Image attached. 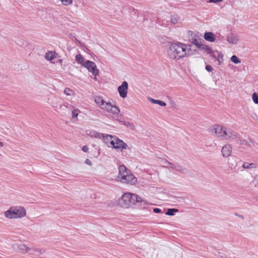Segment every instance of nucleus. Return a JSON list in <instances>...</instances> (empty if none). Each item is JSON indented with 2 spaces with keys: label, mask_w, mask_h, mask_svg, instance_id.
<instances>
[{
  "label": "nucleus",
  "mask_w": 258,
  "mask_h": 258,
  "mask_svg": "<svg viewBox=\"0 0 258 258\" xmlns=\"http://www.w3.org/2000/svg\"><path fill=\"white\" fill-rule=\"evenodd\" d=\"M118 205L122 208L129 209L138 205H150V203L136 194L126 192L118 200Z\"/></svg>",
  "instance_id": "f257e3e1"
},
{
  "label": "nucleus",
  "mask_w": 258,
  "mask_h": 258,
  "mask_svg": "<svg viewBox=\"0 0 258 258\" xmlns=\"http://www.w3.org/2000/svg\"><path fill=\"white\" fill-rule=\"evenodd\" d=\"M191 46L184 43L177 42L171 43L169 47V53L174 58L179 59L191 54L190 49Z\"/></svg>",
  "instance_id": "f03ea898"
},
{
  "label": "nucleus",
  "mask_w": 258,
  "mask_h": 258,
  "mask_svg": "<svg viewBox=\"0 0 258 258\" xmlns=\"http://www.w3.org/2000/svg\"><path fill=\"white\" fill-rule=\"evenodd\" d=\"M118 170L119 173L117 178L121 183L132 185H135L137 183V178L125 166L120 165Z\"/></svg>",
  "instance_id": "7ed1b4c3"
},
{
  "label": "nucleus",
  "mask_w": 258,
  "mask_h": 258,
  "mask_svg": "<svg viewBox=\"0 0 258 258\" xmlns=\"http://www.w3.org/2000/svg\"><path fill=\"white\" fill-rule=\"evenodd\" d=\"M94 101L98 107L102 110L114 114H118L120 110L115 105L109 102L106 101L102 97L96 96L94 97Z\"/></svg>",
  "instance_id": "20e7f679"
},
{
  "label": "nucleus",
  "mask_w": 258,
  "mask_h": 258,
  "mask_svg": "<svg viewBox=\"0 0 258 258\" xmlns=\"http://www.w3.org/2000/svg\"><path fill=\"white\" fill-rule=\"evenodd\" d=\"M237 138V134L232 129L223 126L221 140H235Z\"/></svg>",
  "instance_id": "39448f33"
},
{
  "label": "nucleus",
  "mask_w": 258,
  "mask_h": 258,
  "mask_svg": "<svg viewBox=\"0 0 258 258\" xmlns=\"http://www.w3.org/2000/svg\"><path fill=\"white\" fill-rule=\"evenodd\" d=\"M45 58L46 60L52 63H61L62 59L58 56V54L54 51H48L45 54Z\"/></svg>",
  "instance_id": "423d86ee"
},
{
  "label": "nucleus",
  "mask_w": 258,
  "mask_h": 258,
  "mask_svg": "<svg viewBox=\"0 0 258 258\" xmlns=\"http://www.w3.org/2000/svg\"><path fill=\"white\" fill-rule=\"evenodd\" d=\"M223 129V126L215 124L209 128V133L212 136L221 139Z\"/></svg>",
  "instance_id": "0eeeda50"
},
{
  "label": "nucleus",
  "mask_w": 258,
  "mask_h": 258,
  "mask_svg": "<svg viewBox=\"0 0 258 258\" xmlns=\"http://www.w3.org/2000/svg\"><path fill=\"white\" fill-rule=\"evenodd\" d=\"M17 219H21L26 215V210L22 206H12Z\"/></svg>",
  "instance_id": "6e6552de"
},
{
  "label": "nucleus",
  "mask_w": 258,
  "mask_h": 258,
  "mask_svg": "<svg viewBox=\"0 0 258 258\" xmlns=\"http://www.w3.org/2000/svg\"><path fill=\"white\" fill-rule=\"evenodd\" d=\"M114 145H112V148L123 150L127 148V145L122 140L119 139L116 136L114 141Z\"/></svg>",
  "instance_id": "1a4fd4ad"
},
{
  "label": "nucleus",
  "mask_w": 258,
  "mask_h": 258,
  "mask_svg": "<svg viewBox=\"0 0 258 258\" xmlns=\"http://www.w3.org/2000/svg\"><path fill=\"white\" fill-rule=\"evenodd\" d=\"M128 83L126 81H123L122 84L118 87V92L119 96L123 98L126 97L128 89Z\"/></svg>",
  "instance_id": "9d476101"
},
{
  "label": "nucleus",
  "mask_w": 258,
  "mask_h": 258,
  "mask_svg": "<svg viewBox=\"0 0 258 258\" xmlns=\"http://www.w3.org/2000/svg\"><path fill=\"white\" fill-rule=\"evenodd\" d=\"M115 136H112L107 134H103L101 138L103 139L104 142L106 144V145L109 147L111 148L112 145H114V140L115 139Z\"/></svg>",
  "instance_id": "9b49d317"
},
{
  "label": "nucleus",
  "mask_w": 258,
  "mask_h": 258,
  "mask_svg": "<svg viewBox=\"0 0 258 258\" xmlns=\"http://www.w3.org/2000/svg\"><path fill=\"white\" fill-rule=\"evenodd\" d=\"M232 146L229 144H225L221 149L222 156L224 158L229 157L232 153Z\"/></svg>",
  "instance_id": "f8f14e48"
},
{
  "label": "nucleus",
  "mask_w": 258,
  "mask_h": 258,
  "mask_svg": "<svg viewBox=\"0 0 258 258\" xmlns=\"http://www.w3.org/2000/svg\"><path fill=\"white\" fill-rule=\"evenodd\" d=\"M195 45L201 50L207 54H211L213 52L212 48L207 45L202 43H197Z\"/></svg>",
  "instance_id": "ddd939ff"
},
{
  "label": "nucleus",
  "mask_w": 258,
  "mask_h": 258,
  "mask_svg": "<svg viewBox=\"0 0 258 258\" xmlns=\"http://www.w3.org/2000/svg\"><path fill=\"white\" fill-rule=\"evenodd\" d=\"M75 60L77 63L81 64H94V62L90 60L85 61L84 57L81 54H78L75 56Z\"/></svg>",
  "instance_id": "4468645a"
},
{
  "label": "nucleus",
  "mask_w": 258,
  "mask_h": 258,
  "mask_svg": "<svg viewBox=\"0 0 258 258\" xmlns=\"http://www.w3.org/2000/svg\"><path fill=\"white\" fill-rule=\"evenodd\" d=\"M45 252V249L43 248H39L36 247H33L31 248V251L29 253L31 255L39 256L43 254Z\"/></svg>",
  "instance_id": "2eb2a0df"
},
{
  "label": "nucleus",
  "mask_w": 258,
  "mask_h": 258,
  "mask_svg": "<svg viewBox=\"0 0 258 258\" xmlns=\"http://www.w3.org/2000/svg\"><path fill=\"white\" fill-rule=\"evenodd\" d=\"M227 40L230 44H236L239 42V39L238 35L232 33L227 36Z\"/></svg>",
  "instance_id": "dca6fc26"
},
{
  "label": "nucleus",
  "mask_w": 258,
  "mask_h": 258,
  "mask_svg": "<svg viewBox=\"0 0 258 258\" xmlns=\"http://www.w3.org/2000/svg\"><path fill=\"white\" fill-rule=\"evenodd\" d=\"M17 249L23 253H29L31 251V248L24 243H20L17 245Z\"/></svg>",
  "instance_id": "f3484780"
},
{
  "label": "nucleus",
  "mask_w": 258,
  "mask_h": 258,
  "mask_svg": "<svg viewBox=\"0 0 258 258\" xmlns=\"http://www.w3.org/2000/svg\"><path fill=\"white\" fill-rule=\"evenodd\" d=\"M204 38L205 40L210 42H214L216 40V37L215 35L211 32H205L204 35Z\"/></svg>",
  "instance_id": "a211bd4d"
},
{
  "label": "nucleus",
  "mask_w": 258,
  "mask_h": 258,
  "mask_svg": "<svg viewBox=\"0 0 258 258\" xmlns=\"http://www.w3.org/2000/svg\"><path fill=\"white\" fill-rule=\"evenodd\" d=\"M12 207H11L8 210L5 212L4 215L5 217L9 219H16L17 218L15 215Z\"/></svg>",
  "instance_id": "6ab92c4d"
},
{
  "label": "nucleus",
  "mask_w": 258,
  "mask_h": 258,
  "mask_svg": "<svg viewBox=\"0 0 258 258\" xmlns=\"http://www.w3.org/2000/svg\"><path fill=\"white\" fill-rule=\"evenodd\" d=\"M86 134L88 136L91 137L95 138L97 139H101V137L102 136V134H100L93 130L87 131L86 132Z\"/></svg>",
  "instance_id": "aec40b11"
},
{
  "label": "nucleus",
  "mask_w": 258,
  "mask_h": 258,
  "mask_svg": "<svg viewBox=\"0 0 258 258\" xmlns=\"http://www.w3.org/2000/svg\"><path fill=\"white\" fill-rule=\"evenodd\" d=\"M88 70L89 72L92 73L94 76H97L99 71L96 68V66H84Z\"/></svg>",
  "instance_id": "412c9836"
},
{
  "label": "nucleus",
  "mask_w": 258,
  "mask_h": 258,
  "mask_svg": "<svg viewBox=\"0 0 258 258\" xmlns=\"http://www.w3.org/2000/svg\"><path fill=\"white\" fill-rule=\"evenodd\" d=\"M80 112V110L78 108H74L72 111V119L74 120V121H76L78 120V116L79 115V113Z\"/></svg>",
  "instance_id": "4be33fe9"
},
{
  "label": "nucleus",
  "mask_w": 258,
  "mask_h": 258,
  "mask_svg": "<svg viewBox=\"0 0 258 258\" xmlns=\"http://www.w3.org/2000/svg\"><path fill=\"white\" fill-rule=\"evenodd\" d=\"M148 99L151 103L153 104H157L161 106H165L166 105L165 102L160 100H155L152 98H149Z\"/></svg>",
  "instance_id": "5701e85b"
},
{
  "label": "nucleus",
  "mask_w": 258,
  "mask_h": 258,
  "mask_svg": "<svg viewBox=\"0 0 258 258\" xmlns=\"http://www.w3.org/2000/svg\"><path fill=\"white\" fill-rule=\"evenodd\" d=\"M242 167L244 169H252L256 168V165L253 163L244 162L242 165Z\"/></svg>",
  "instance_id": "b1692460"
},
{
  "label": "nucleus",
  "mask_w": 258,
  "mask_h": 258,
  "mask_svg": "<svg viewBox=\"0 0 258 258\" xmlns=\"http://www.w3.org/2000/svg\"><path fill=\"white\" fill-rule=\"evenodd\" d=\"M61 5L64 7H68L72 5L73 0H59Z\"/></svg>",
  "instance_id": "393cba45"
},
{
  "label": "nucleus",
  "mask_w": 258,
  "mask_h": 258,
  "mask_svg": "<svg viewBox=\"0 0 258 258\" xmlns=\"http://www.w3.org/2000/svg\"><path fill=\"white\" fill-rule=\"evenodd\" d=\"M64 93L67 95V96H73L75 95V92L74 91L69 88H66L64 90Z\"/></svg>",
  "instance_id": "a878e982"
},
{
  "label": "nucleus",
  "mask_w": 258,
  "mask_h": 258,
  "mask_svg": "<svg viewBox=\"0 0 258 258\" xmlns=\"http://www.w3.org/2000/svg\"><path fill=\"white\" fill-rule=\"evenodd\" d=\"M230 60L231 61L234 63H239L243 62L236 55H232L231 58Z\"/></svg>",
  "instance_id": "bb28decb"
},
{
  "label": "nucleus",
  "mask_w": 258,
  "mask_h": 258,
  "mask_svg": "<svg viewBox=\"0 0 258 258\" xmlns=\"http://www.w3.org/2000/svg\"><path fill=\"white\" fill-rule=\"evenodd\" d=\"M178 20V17L177 16H171L170 17V22L174 25L177 24Z\"/></svg>",
  "instance_id": "cd10ccee"
},
{
  "label": "nucleus",
  "mask_w": 258,
  "mask_h": 258,
  "mask_svg": "<svg viewBox=\"0 0 258 258\" xmlns=\"http://www.w3.org/2000/svg\"><path fill=\"white\" fill-rule=\"evenodd\" d=\"M178 211L177 209H168L166 214L169 216L174 215V212H177Z\"/></svg>",
  "instance_id": "c85d7f7f"
},
{
  "label": "nucleus",
  "mask_w": 258,
  "mask_h": 258,
  "mask_svg": "<svg viewBox=\"0 0 258 258\" xmlns=\"http://www.w3.org/2000/svg\"><path fill=\"white\" fill-rule=\"evenodd\" d=\"M185 170L186 169L185 168H182L181 166H180L179 165H176V166L175 168V169H174V170L179 172L182 173H184L185 172Z\"/></svg>",
  "instance_id": "c756f323"
},
{
  "label": "nucleus",
  "mask_w": 258,
  "mask_h": 258,
  "mask_svg": "<svg viewBox=\"0 0 258 258\" xmlns=\"http://www.w3.org/2000/svg\"><path fill=\"white\" fill-rule=\"evenodd\" d=\"M123 124L130 129L133 130L134 128V125L129 121H123Z\"/></svg>",
  "instance_id": "7c9ffc66"
},
{
  "label": "nucleus",
  "mask_w": 258,
  "mask_h": 258,
  "mask_svg": "<svg viewBox=\"0 0 258 258\" xmlns=\"http://www.w3.org/2000/svg\"><path fill=\"white\" fill-rule=\"evenodd\" d=\"M252 98L255 104H258V94L254 92L252 94Z\"/></svg>",
  "instance_id": "2f4dec72"
},
{
  "label": "nucleus",
  "mask_w": 258,
  "mask_h": 258,
  "mask_svg": "<svg viewBox=\"0 0 258 258\" xmlns=\"http://www.w3.org/2000/svg\"><path fill=\"white\" fill-rule=\"evenodd\" d=\"M69 105V103L67 102H64L63 104L60 105L59 109L61 110H65L66 108H68Z\"/></svg>",
  "instance_id": "473e14b6"
},
{
  "label": "nucleus",
  "mask_w": 258,
  "mask_h": 258,
  "mask_svg": "<svg viewBox=\"0 0 258 258\" xmlns=\"http://www.w3.org/2000/svg\"><path fill=\"white\" fill-rule=\"evenodd\" d=\"M176 165L177 164H175L171 163V162L168 163V166H165V167L168 168H170L174 170Z\"/></svg>",
  "instance_id": "72a5a7b5"
},
{
  "label": "nucleus",
  "mask_w": 258,
  "mask_h": 258,
  "mask_svg": "<svg viewBox=\"0 0 258 258\" xmlns=\"http://www.w3.org/2000/svg\"><path fill=\"white\" fill-rule=\"evenodd\" d=\"M253 183L254 185V186L258 188V176L254 177Z\"/></svg>",
  "instance_id": "f704fd0d"
},
{
  "label": "nucleus",
  "mask_w": 258,
  "mask_h": 258,
  "mask_svg": "<svg viewBox=\"0 0 258 258\" xmlns=\"http://www.w3.org/2000/svg\"><path fill=\"white\" fill-rule=\"evenodd\" d=\"M205 69L207 71L209 72H212L213 70L212 66H206Z\"/></svg>",
  "instance_id": "c9c22d12"
},
{
  "label": "nucleus",
  "mask_w": 258,
  "mask_h": 258,
  "mask_svg": "<svg viewBox=\"0 0 258 258\" xmlns=\"http://www.w3.org/2000/svg\"><path fill=\"white\" fill-rule=\"evenodd\" d=\"M82 150L84 152H87L89 151V148L87 146H83Z\"/></svg>",
  "instance_id": "e433bc0d"
},
{
  "label": "nucleus",
  "mask_w": 258,
  "mask_h": 258,
  "mask_svg": "<svg viewBox=\"0 0 258 258\" xmlns=\"http://www.w3.org/2000/svg\"><path fill=\"white\" fill-rule=\"evenodd\" d=\"M169 103L172 107H175V105H176L175 103L172 100H171V99L169 100Z\"/></svg>",
  "instance_id": "4c0bfd02"
},
{
  "label": "nucleus",
  "mask_w": 258,
  "mask_h": 258,
  "mask_svg": "<svg viewBox=\"0 0 258 258\" xmlns=\"http://www.w3.org/2000/svg\"><path fill=\"white\" fill-rule=\"evenodd\" d=\"M85 163L89 166L92 165V162L88 159H86Z\"/></svg>",
  "instance_id": "58836bf2"
},
{
  "label": "nucleus",
  "mask_w": 258,
  "mask_h": 258,
  "mask_svg": "<svg viewBox=\"0 0 258 258\" xmlns=\"http://www.w3.org/2000/svg\"><path fill=\"white\" fill-rule=\"evenodd\" d=\"M161 162L163 164H165V166H168V163H170L169 161H168L167 160H166L165 159L162 160Z\"/></svg>",
  "instance_id": "ea45409f"
},
{
  "label": "nucleus",
  "mask_w": 258,
  "mask_h": 258,
  "mask_svg": "<svg viewBox=\"0 0 258 258\" xmlns=\"http://www.w3.org/2000/svg\"><path fill=\"white\" fill-rule=\"evenodd\" d=\"M223 0H209V2L210 3H217L218 2H221L223 1Z\"/></svg>",
  "instance_id": "a19ab883"
},
{
  "label": "nucleus",
  "mask_w": 258,
  "mask_h": 258,
  "mask_svg": "<svg viewBox=\"0 0 258 258\" xmlns=\"http://www.w3.org/2000/svg\"><path fill=\"white\" fill-rule=\"evenodd\" d=\"M153 212L155 213H159L161 212V210L159 208H154L153 209Z\"/></svg>",
  "instance_id": "79ce46f5"
},
{
  "label": "nucleus",
  "mask_w": 258,
  "mask_h": 258,
  "mask_svg": "<svg viewBox=\"0 0 258 258\" xmlns=\"http://www.w3.org/2000/svg\"><path fill=\"white\" fill-rule=\"evenodd\" d=\"M223 54L222 53H220V54H219V58H218V60H219V63H223V62L221 61V60L220 59H220H222V57H223Z\"/></svg>",
  "instance_id": "37998d69"
},
{
  "label": "nucleus",
  "mask_w": 258,
  "mask_h": 258,
  "mask_svg": "<svg viewBox=\"0 0 258 258\" xmlns=\"http://www.w3.org/2000/svg\"><path fill=\"white\" fill-rule=\"evenodd\" d=\"M240 144L241 145H246L247 144V142H246L245 140H243V141H241V142H240Z\"/></svg>",
  "instance_id": "c03bdc74"
},
{
  "label": "nucleus",
  "mask_w": 258,
  "mask_h": 258,
  "mask_svg": "<svg viewBox=\"0 0 258 258\" xmlns=\"http://www.w3.org/2000/svg\"><path fill=\"white\" fill-rule=\"evenodd\" d=\"M4 146V143L3 142H0V147H2Z\"/></svg>",
  "instance_id": "a18cd8bd"
},
{
  "label": "nucleus",
  "mask_w": 258,
  "mask_h": 258,
  "mask_svg": "<svg viewBox=\"0 0 258 258\" xmlns=\"http://www.w3.org/2000/svg\"><path fill=\"white\" fill-rule=\"evenodd\" d=\"M238 217H240V218H242V219H243V216H242V215H239V216H238Z\"/></svg>",
  "instance_id": "49530a36"
}]
</instances>
